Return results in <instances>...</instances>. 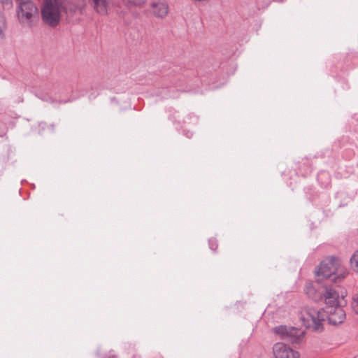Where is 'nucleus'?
I'll use <instances>...</instances> for the list:
<instances>
[{
  "label": "nucleus",
  "mask_w": 358,
  "mask_h": 358,
  "mask_svg": "<svg viewBox=\"0 0 358 358\" xmlns=\"http://www.w3.org/2000/svg\"><path fill=\"white\" fill-rule=\"evenodd\" d=\"M306 317L304 320L311 322V326L315 331H320L323 329L322 322L326 320L333 325H338L343 323L346 317L345 310L338 304L337 299L336 304H327L325 308L317 310L313 308H306L304 310ZM310 326V324H308Z\"/></svg>",
  "instance_id": "nucleus-1"
},
{
  "label": "nucleus",
  "mask_w": 358,
  "mask_h": 358,
  "mask_svg": "<svg viewBox=\"0 0 358 358\" xmlns=\"http://www.w3.org/2000/svg\"><path fill=\"white\" fill-rule=\"evenodd\" d=\"M339 259L330 257L322 260L315 270L316 280L321 282L323 280L335 283L340 282L348 274L347 269L339 270Z\"/></svg>",
  "instance_id": "nucleus-2"
},
{
  "label": "nucleus",
  "mask_w": 358,
  "mask_h": 358,
  "mask_svg": "<svg viewBox=\"0 0 358 358\" xmlns=\"http://www.w3.org/2000/svg\"><path fill=\"white\" fill-rule=\"evenodd\" d=\"M62 12L67 13L62 0H44L41 8L42 20L45 24L54 28L59 24Z\"/></svg>",
  "instance_id": "nucleus-3"
},
{
  "label": "nucleus",
  "mask_w": 358,
  "mask_h": 358,
  "mask_svg": "<svg viewBox=\"0 0 358 358\" xmlns=\"http://www.w3.org/2000/svg\"><path fill=\"white\" fill-rule=\"evenodd\" d=\"M306 294L310 299L316 303L324 301L326 306L327 304H336L337 299H338V292L327 284L318 287L312 285H307Z\"/></svg>",
  "instance_id": "nucleus-4"
},
{
  "label": "nucleus",
  "mask_w": 358,
  "mask_h": 358,
  "mask_svg": "<svg viewBox=\"0 0 358 358\" xmlns=\"http://www.w3.org/2000/svg\"><path fill=\"white\" fill-rule=\"evenodd\" d=\"M17 4V16L20 24L31 27L38 17V8L31 0H15Z\"/></svg>",
  "instance_id": "nucleus-5"
},
{
  "label": "nucleus",
  "mask_w": 358,
  "mask_h": 358,
  "mask_svg": "<svg viewBox=\"0 0 358 358\" xmlns=\"http://www.w3.org/2000/svg\"><path fill=\"white\" fill-rule=\"evenodd\" d=\"M275 333L280 335L282 340L296 344L302 341L304 336V331L301 329L282 325L276 327Z\"/></svg>",
  "instance_id": "nucleus-6"
},
{
  "label": "nucleus",
  "mask_w": 358,
  "mask_h": 358,
  "mask_svg": "<svg viewBox=\"0 0 358 358\" xmlns=\"http://www.w3.org/2000/svg\"><path fill=\"white\" fill-rule=\"evenodd\" d=\"M273 355L275 358H299L298 352L292 349L283 343H277L273 348Z\"/></svg>",
  "instance_id": "nucleus-7"
},
{
  "label": "nucleus",
  "mask_w": 358,
  "mask_h": 358,
  "mask_svg": "<svg viewBox=\"0 0 358 358\" xmlns=\"http://www.w3.org/2000/svg\"><path fill=\"white\" fill-rule=\"evenodd\" d=\"M152 13L158 18H164L169 13V5L166 2H153L150 5Z\"/></svg>",
  "instance_id": "nucleus-8"
},
{
  "label": "nucleus",
  "mask_w": 358,
  "mask_h": 358,
  "mask_svg": "<svg viewBox=\"0 0 358 358\" xmlns=\"http://www.w3.org/2000/svg\"><path fill=\"white\" fill-rule=\"evenodd\" d=\"M112 0H89L94 10L101 15H107Z\"/></svg>",
  "instance_id": "nucleus-9"
},
{
  "label": "nucleus",
  "mask_w": 358,
  "mask_h": 358,
  "mask_svg": "<svg viewBox=\"0 0 358 358\" xmlns=\"http://www.w3.org/2000/svg\"><path fill=\"white\" fill-rule=\"evenodd\" d=\"M350 264L352 268L358 272V250L355 252L352 255L350 259Z\"/></svg>",
  "instance_id": "nucleus-10"
},
{
  "label": "nucleus",
  "mask_w": 358,
  "mask_h": 358,
  "mask_svg": "<svg viewBox=\"0 0 358 358\" xmlns=\"http://www.w3.org/2000/svg\"><path fill=\"white\" fill-rule=\"evenodd\" d=\"M6 28V22L4 17L0 14V38L4 37V29Z\"/></svg>",
  "instance_id": "nucleus-11"
},
{
  "label": "nucleus",
  "mask_w": 358,
  "mask_h": 358,
  "mask_svg": "<svg viewBox=\"0 0 358 358\" xmlns=\"http://www.w3.org/2000/svg\"><path fill=\"white\" fill-rule=\"evenodd\" d=\"M351 306H352V308L353 311L356 314H358V295H355L353 297V300H352Z\"/></svg>",
  "instance_id": "nucleus-12"
},
{
  "label": "nucleus",
  "mask_w": 358,
  "mask_h": 358,
  "mask_svg": "<svg viewBox=\"0 0 358 358\" xmlns=\"http://www.w3.org/2000/svg\"><path fill=\"white\" fill-rule=\"evenodd\" d=\"M146 0H129V1L135 6H141L145 2Z\"/></svg>",
  "instance_id": "nucleus-13"
},
{
  "label": "nucleus",
  "mask_w": 358,
  "mask_h": 358,
  "mask_svg": "<svg viewBox=\"0 0 358 358\" xmlns=\"http://www.w3.org/2000/svg\"><path fill=\"white\" fill-rule=\"evenodd\" d=\"M209 245L210 248L213 251H215L216 249L217 248V245L215 240H209Z\"/></svg>",
  "instance_id": "nucleus-14"
},
{
  "label": "nucleus",
  "mask_w": 358,
  "mask_h": 358,
  "mask_svg": "<svg viewBox=\"0 0 358 358\" xmlns=\"http://www.w3.org/2000/svg\"><path fill=\"white\" fill-rule=\"evenodd\" d=\"M66 8H67V10H68L69 8L66 6ZM77 9H78L77 6H70L69 10H70L71 13H75L77 10Z\"/></svg>",
  "instance_id": "nucleus-15"
},
{
  "label": "nucleus",
  "mask_w": 358,
  "mask_h": 358,
  "mask_svg": "<svg viewBox=\"0 0 358 358\" xmlns=\"http://www.w3.org/2000/svg\"><path fill=\"white\" fill-rule=\"evenodd\" d=\"M41 99H42V100H45V101H48V99L42 98V97Z\"/></svg>",
  "instance_id": "nucleus-16"
},
{
  "label": "nucleus",
  "mask_w": 358,
  "mask_h": 358,
  "mask_svg": "<svg viewBox=\"0 0 358 358\" xmlns=\"http://www.w3.org/2000/svg\"><path fill=\"white\" fill-rule=\"evenodd\" d=\"M284 0H279L278 1L279 2H282Z\"/></svg>",
  "instance_id": "nucleus-17"
},
{
  "label": "nucleus",
  "mask_w": 358,
  "mask_h": 358,
  "mask_svg": "<svg viewBox=\"0 0 358 358\" xmlns=\"http://www.w3.org/2000/svg\"><path fill=\"white\" fill-rule=\"evenodd\" d=\"M355 358H358V357H355Z\"/></svg>",
  "instance_id": "nucleus-18"
}]
</instances>
